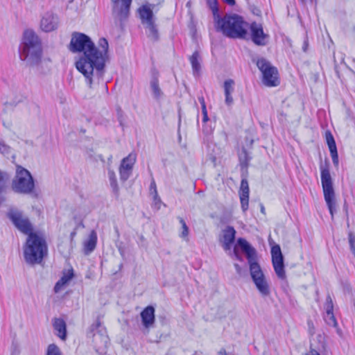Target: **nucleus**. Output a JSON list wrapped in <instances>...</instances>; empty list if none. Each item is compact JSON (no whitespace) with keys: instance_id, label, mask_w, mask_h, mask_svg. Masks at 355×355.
Segmentation results:
<instances>
[{"instance_id":"nucleus-13","label":"nucleus","mask_w":355,"mask_h":355,"mask_svg":"<svg viewBox=\"0 0 355 355\" xmlns=\"http://www.w3.org/2000/svg\"><path fill=\"white\" fill-rule=\"evenodd\" d=\"M251 32V39L252 42L258 46L266 45L268 40V35L265 33L262 25L253 22L249 26Z\"/></svg>"},{"instance_id":"nucleus-49","label":"nucleus","mask_w":355,"mask_h":355,"mask_svg":"<svg viewBox=\"0 0 355 355\" xmlns=\"http://www.w3.org/2000/svg\"><path fill=\"white\" fill-rule=\"evenodd\" d=\"M303 50L304 51H306V44H304V46H303Z\"/></svg>"},{"instance_id":"nucleus-17","label":"nucleus","mask_w":355,"mask_h":355,"mask_svg":"<svg viewBox=\"0 0 355 355\" xmlns=\"http://www.w3.org/2000/svg\"><path fill=\"white\" fill-rule=\"evenodd\" d=\"M90 331L93 333L94 342L98 343L100 340L105 345L107 344L108 337L106 333V330L104 327L102 326L99 320H96L90 327Z\"/></svg>"},{"instance_id":"nucleus-28","label":"nucleus","mask_w":355,"mask_h":355,"mask_svg":"<svg viewBox=\"0 0 355 355\" xmlns=\"http://www.w3.org/2000/svg\"><path fill=\"white\" fill-rule=\"evenodd\" d=\"M234 81L232 79H228L224 83V92L225 95H232L234 92Z\"/></svg>"},{"instance_id":"nucleus-27","label":"nucleus","mask_w":355,"mask_h":355,"mask_svg":"<svg viewBox=\"0 0 355 355\" xmlns=\"http://www.w3.org/2000/svg\"><path fill=\"white\" fill-rule=\"evenodd\" d=\"M249 193L250 189L248 180L246 179H242L239 189V196H249Z\"/></svg>"},{"instance_id":"nucleus-18","label":"nucleus","mask_w":355,"mask_h":355,"mask_svg":"<svg viewBox=\"0 0 355 355\" xmlns=\"http://www.w3.org/2000/svg\"><path fill=\"white\" fill-rule=\"evenodd\" d=\"M236 231L234 227L228 226L223 231V236L220 239L223 249L230 251L232 244L235 240Z\"/></svg>"},{"instance_id":"nucleus-33","label":"nucleus","mask_w":355,"mask_h":355,"mask_svg":"<svg viewBox=\"0 0 355 355\" xmlns=\"http://www.w3.org/2000/svg\"><path fill=\"white\" fill-rule=\"evenodd\" d=\"M241 206L243 211H245L248 209L249 196H239Z\"/></svg>"},{"instance_id":"nucleus-29","label":"nucleus","mask_w":355,"mask_h":355,"mask_svg":"<svg viewBox=\"0 0 355 355\" xmlns=\"http://www.w3.org/2000/svg\"><path fill=\"white\" fill-rule=\"evenodd\" d=\"M326 140L329 151L337 150L334 138L330 132H326Z\"/></svg>"},{"instance_id":"nucleus-38","label":"nucleus","mask_w":355,"mask_h":355,"mask_svg":"<svg viewBox=\"0 0 355 355\" xmlns=\"http://www.w3.org/2000/svg\"><path fill=\"white\" fill-rule=\"evenodd\" d=\"M150 188L151 189H154V192H155V196H154V200L155 202V203H161V200L158 198L157 196V190H156V187H155V183L153 182L151 183L150 184Z\"/></svg>"},{"instance_id":"nucleus-32","label":"nucleus","mask_w":355,"mask_h":355,"mask_svg":"<svg viewBox=\"0 0 355 355\" xmlns=\"http://www.w3.org/2000/svg\"><path fill=\"white\" fill-rule=\"evenodd\" d=\"M324 320L330 326L336 327L337 325V322L334 315V313H326Z\"/></svg>"},{"instance_id":"nucleus-39","label":"nucleus","mask_w":355,"mask_h":355,"mask_svg":"<svg viewBox=\"0 0 355 355\" xmlns=\"http://www.w3.org/2000/svg\"><path fill=\"white\" fill-rule=\"evenodd\" d=\"M202 111L203 114V121L206 122L208 121V115H207V111L206 109V105L205 104L204 100L202 99Z\"/></svg>"},{"instance_id":"nucleus-16","label":"nucleus","mask_w":355,"mask_h":355,"mask_svg":"<svg viewBox=\"0 0 355 355\" xmlns=\"http://www.w3.org/2000/svg\"><path fill=\"white\" fill-rule=\"evenodd\" d=\"M42 42L39 36L32 30L24 31L20 49L41 46Z\"/></svg>"},{"instance_id":"nucleus-41","label":"nucleus","mask_w":355,"mask_h":355,"mask_svg":"<svg viewBox=\"0 0 355 355\" xmlns=\"http://www.w3.org/2000/svg\"><path fill=\"white\" fill-rule=\"evenodd\" d=\"M309 333L311 336H313L315 334V327L313 323L311 321L308 322Z\"/></svg>"},{"instance_id":"nucleus-37","label":"nucleus","mask_w":355,"mask_h":355,"mask_svg":"<svg viewBox=\"0 0 355 355\" xmlns=\"http://www.w3.org/2000/svg\"><path fill=\"white\" fill-rule=\"evenodd\" d=\"M10 151V147L6 144L0 142V153L2 154H8Z\"/></svg>"},{"instance_id":"nucleus-40","label":"nucleus","mask_w":355,"mask_h":355,"mask_svg":"<svg viewBox=\"0 0 355 355\" xmlns=\"http://www.w3.org/2000/svg\"><path fill=\"white\" fill-rule=\"evenodd\" d=\"M5 185L4 175L2 172L0 171V193L3 191ZM0 199H2L0 196Z\"/></svg>"},{"instance_id":"nucleus-36","label":"nucleus","mask_w":355,"mask_h":355,"mask_svg":"<svg viewBox=\"0 0 355 355\" xmlns=\"http://www.w3.org/2000/svg\"><path fill=\"white\" fill-rule=\"evenodd\" d=\"M330 154H331V156L332 158V162H333L334 164L335 165V166L337 167L338 166V155L337 150L330 151Z\"/></svg>"},{"instance_id":"nucleus-48","label":"nucleus","mask_w":355,"mask_h":355,"mask_svg":"<svg viewBox=\"0 0 355 355\" xmlns=\"http://www.w3.org/2000/svg\"><path fill=\"white\" fill-rule=\"evenodd\" d=\"M261 211L263 213V214H265V208L262 205L261 207Z\"/></svg>"},{"instance_id":"nucleus-35","label":"nucleus","mask_w":355,"mask_h":355,"mask_svg":"<svg viewBox=\"0 0 355 355\" xmlns=\"http://www.w3.org/2000/svg\"><path fill=\"white\" fill-rule=\"evenodd\" d=\"M348 239H349L350 249H351L352 253L354 254V255L355 256V235L353 233L350 232V233H349Z\"/></svg>"},{"instance_id":"nucleus-31","label":"nucleus","mask_w":355,"mask_h":355,"mask_svg":"<svg viewBox=\"0 0 355 355\" xmlns=\"http://www.w3.org/2000/svg\"><path fill=\"white\" fill-rule=\"evenodd\" d=\"M180 223L182 225V232L180 233V236L184 239H187L189 235V227H187L185 221L183 218H179Z\"/></svg>"},{"instance_id":"nucleus-30","label":"nucleus","mask_w":355,"mask_h":355,"mask_svg":"<svg viewBox=\"0 0 355 355\" xmlns=\"http://www.w3.org/2000/svg\"><path fill=\"white\" fill-rule=\"evenodd\" d=\"M46 355H63L60 349L55 344H51L48 346Z\"/></svg>"},{"instance_id":"nucleus-12","label":"nucleus","mask_w":355,"mask_h":355,"mask_svg":"<svg viewBox=\"0 0 355 355\" xmlns=\"http://www.w3.org/2000/svg\"><path fill=\"white\" fill-rule=\"evenodd\" d=\"M59 25L58 15L52 12H45L40 20V27L44 32L49 33L56 30Z\"/></svg>"},{"instance_id":"nucleus-20","label":"nucleus","mask_w":355,"mask_h":355,"mask_svg":"<svg viewBox=\"0 0 355 355\" xmlns=\"http://www.w3.org/2000/svg\"><path fill=\"white\" fill-rule=\"evenodd\" d=\"M53 327L55 335L64 340L67 337V325L64 320L61 318H55L53 321Z\"/></svg>"},{"instance_id":"nucleus-3","label":"nucleus","mask_w":355,"mask_h":355,"mask_svg":"<svg viewBox=\"0 0 355 355\" xmlns=\"http://www.w3.org/2000/svg\"><path fill=\"white\" fill-rule=\"evenodd\" d=\"M217 31L230 38L245 39L248 36L249 24L236 14L225 15L214 20Z\"/></svg>"},{"instance_id":"nucleus-9","label":"nucleus","mask_w":355,"mask_h":355,"mask_svg":"<svg viewBox=\"0 0 355 355\" xmlns=\"http://www.w3.org/2000/svg\"><path fill=\"white\" fill-rule=\"evenodd\" d=\"M257 65L263 75V83L268 87H275L279 85L277 69L264 58H260L257 62Z\"/></svg>"},{"instance_id":"nucleus-6","label":"nucleus","mask_w":355,"mask_h":355,"mask_svg":"<svg viewBox=\"0 0 355 355\" xmlns=\"http://www.w3.org/2000/svg\"><path fill=\"white\" fill-rule=\"evenodd\" d=\"M320 168L324 200L327 205L329 212L333 217L334 209L335 208V192L333 187L332 178L327 165H321Z\"/></svg>"},{"instance_id":"nucleus-4","label":"nucleus","mask_w":355,"mask_h":355,"mask_svg":"<svg viewBox=\"0 0 355 355\" xmlns=\"http://www.w3.org/2000/svg\"><path fill=\"white\" fill-rule=\"evenodd\" d=\"M46 252V243L41 235L37 233L28 235L24 249V259L27 263L32 264L40 263Z\"/></svg>"},{"instance_id":"nucleus-21","label":"nucleus","mask_w":355,"mask_h":355,"mask_svg":"<svg viewBox=\"0 0 355 355\" xmlns=\"http://www.w3.org/2000/svg\"><path fill=\"white\" fill-rule=\"evenodd\" d=\"M73 277L72 271H69L67 273H64L60 279L55 284L54 287L55 293H59L62 291L69 283Z\"/></svg>"},{"instance_id":"nucleus-22","label":"nucleus","mask_w":355,"mask_h":355,"mask_svg":"<svg viewBox=\"0 0 355 355\" xmlns=\"http://www.w3.org/2000/svg\"><path fill=\"white\" fill-rule=\"evenodd\" d=\"M96 242V232L92 230L89 235L88 239L84 242V251L86 254L91 253L95 249Z\"/></svg>"},{"instance_id":"nucleus-45","label":"nucleus","mask_w":355,"mask_h":355,"mask_svg":"<svg viewBox=\"0 0 355 355\" xmlns=\"http://www.w3.org/2000/svg\"><path fill=\"white\" fill-rule=\"evenodd\" d=\"M223 1L230 6H234L236 3L235 0H223Z\"/></svg>"},{"instance_id":"nucleus-2","label":"nucleus","mask_w":355,"mask_h":355,"mask_svg":"<svg viewBox=\"0 0 355 355\" xmlns=\"http://www.w3.org/2000/svg\"><path fill=\"white\" fill-rule=\"evenodd\" d=\"M238 247H240L246 255L250 277L257 289L261 295L268 296L270 293V286L261 266L257 261L256 250L245 239L239 238L233 251V254L238 260H241L238 252Z\"/></svg>"},{"instance_id":"nucleus-23","label":"nucleus","mask_w":355,"mask_h":355,"mask_svg":"<svg viewBox=\"0 0 355 355\" xmlns=\"http://www.w3.org/2000/svg\"><path fill=\"white\" fill-rule=\"evenodd\" d=\"M150 86L153 98L157 101H159L162 98L164 94L159 87V81L156 77L152 78L150 83Z\"/></svg>"},{"instance_id":"nucleus-24","label":"nucleus","mask_w":355,"mask_h":355,"mask_svg":"<svg viewBox=\"0 0 355 355\" xmlns=\"http://www.w3.org/2000/svg\"><path fill=\"white\" fill-rule=\"evenodd\" d=\"M194 76L198 75L200 70V57L198 51H195L189 58Z\"/></svg>"},{"instance_id":"nucleus-1","label":"nucleus","mask_w":355,"mask_h":355,"mask_svg":"<svg viewBox=\"0 0 355 355\" xmlns=\"http://www.w3.org/2000/svg\"><path fill=\"white\" fill-rule=\"evenodd\" d=\"M98 49L86 35L75 33L70 42L72 52H83V54L76 62V67L85 78L89 87L94 82L99 81L104 74V68L108 49V42L105 38L99 40Z\"/></svg>"},{"instance_id":"nucleus-25","label":"nucleus","mask_w":355,"mask_h":355,"mask_svg":"<svg viewBox=\"0 0 355 355\" xmlns=\"http://www.w3.org/2000/svg\"><path fill=\"white\" fill-rule=\"evenodd\" d=\"M207 5L210 8L212 12L214 21L218 18L220 16L218 7V1L217 0H206Z\"/></svg>"},{"instance_id":"nucleus-11","label":"nucleus","mask_w":355,"mask_h":355,"mask_svg":"<svg viewBox=\"0 0 355 355\" xmlns=\"http://www.w3.org/2000/svg\"><path fill=\"white\" fill-rule=\"evenodd\" d=\"M272 262L276 275L279 279H284L286 273L284 270V257L279 245H275L271 248Z\"/></svg>"},{"instance_id":"nucleus-8","label":"nucleus","mask_w":355,"mask_h":355,"mask_svg":"<svg viewBox=\"0 0 355 355\" xmlns=\"http://www.w3.org/2000/svg\"><path fill=\"white\" fill-rule=\"evenodd\" d=\"M153 5H143L138 9L142 24L148 31V36L154 40L157 39L158 33L155 24V17L153 12Z\"/></svg>"},{"instance_id":"nucleus-5","label":"nucleus","mask_w":355,"mask_h":355,"mask_svg":"<svg viewBox=\"0 0 355 355\" xmlns=\"http://www.w3.org/2000/svg\"><path fill=\"white\" fill-rule=\"evenodd\" d=\"M35 187L33 178L31 173L24 168L17 166L16 175L12 182V190L19 193L29 194Z\"/></svg>"},{"instance_id":"nucleus-15","label":"nucleus","mask_w":355,"mask_h":355,"mask_svg":"<svg viewBox=\"0 0 355 355\" xmlns=\"http://www.w3.org/2000/svg\"><path fill=\"white\" fill-rule=\"evenodd\" d=\"M114 3L113 13L120 21L128 18L132 0H111Z\"/></svg>"},{"instance_id":"nucleus-34","label":"nucleus","mask_w":355,"mask_h":355,"mask_svg":"<svg viewBox=\"0 0 355 355\" xmlns=\"http://www.w3.org/2000/svg\"><path fill=\"white\" fill-rule=\"evenodd\" d=\"M334 306L331 297L328 295L326 299L325 310L326 313H333Z\"/></svg>"},{"instance_id":"nucleus-10","label":"nucleus","mask_w":355,"mask_h":355,"mask_svg":"<svg viewBox=\"0 0 355 355\" xmlns=\"http://www.w3.org/2000/svg\"><path fill=\"white\" fill-rule=\"evenodd\" d=\"M8 215L15 226L20 232L27 235L33 233L31 223L28 218L24 216L21 211L17 209H11Z\"/></svg>"},{"instance_id":"nucleus-43","label":"nucleus","mask_w":355,"mask_h":355,"mask_svg":"<svg viewBox=\"0 0 355 355\" xmlns=\"http://www.w3.org/2000/svg\"><path fill=\"white\" fill-rule=\"evenodd\" d=\"M234 268L236 269V272L239 275H241L242 271L241 267L238 263H234Z\"/></svg>"},{"instance_id":"nucleus-47","label":"nucleus","mask_w":355,"mask_h":355,"mask_svg":"<svg viewBox=\"0 0 355 355\" xmlns=\"http://www.w3.org/2000/svg\"><path fill=\"white\" fill-rule=\"evenodd\" d=\"M318 338L319 342H320V343H322V342H323V339H324V338H323V336H322V335L319 334V335L318 336Z\"/></svg>"},{"instance_id":"nucleus-42","label":"nucleus","mask_w":355,"mask_h":355,"mask_svg":"<svg viewBox=\"0 0 355 355\" xmlns=\"http://www.w3.org/2000/svg\"><path fill=\"white\" fill-rule=\"evenodd\" d=\"M225 103L227 105L230 106L233 103V98L232 95H225Z\"/></svg>"},{"instance_id":"nucleus-7","label":"nucleus","mask_w":355,"mask_h":355,"mask_svg":"<svg viewBox=\"0 0 355 355\" xmlns=\"http://www.w3.org/2000/svg\"><path fill=\"white\" fill-rule=\"evenodd\" d=\"M42 46H35L30 48L20 49V59L26 64L36 67L38 71H42V65L45 62L42 59Z\"/></svg>"},{"instance_id":"nucleus-26","label":"nucleus","mask_w":355,"mask_h":355,"mask_svg":"<svg viewBox=\"0 0 355 355\" xmlns=\"http://www.w3.org/2000/svg\"><path fill=\"white\" fill-rule=\"evenodd\" d=\"M108 176L110 182L111 187L112 188L113 191L115 194H119V187L117 184L116 178L114 172L113 171H108Z\"/></svg>"},{"instance_id":"nucleus-14","label":"nucleus","mask_w":355,"mask_h":355,"mask_svg":"<svg viewBox=\"0 0 355 355\" xmlns=\"http://www.w3.org/2000/svg\"><path fill=\"white\" fill-rule=\"evenodd\" d=\"M135 162L136 155L135 153H130L122 159L119 167L120 179L121 181L125 182L130 178Z\"/></svg>"},{"instance_id":"nucleus-19","label":"nucleus","mask_w":355,"mask_h":355,"mask_svg":"<svg viewBox=\"0 0 355 355\" xmlns=\"http://www.w3.org/2000/svg\"><path fill=\"white\" fill-rule=\"evenodd\" d=\"M142 323L146 328L151 327L155 322V309L152 306L145 308L141 313Z\"/></svg>"},{"instance_id":"nucleus-44","label":"nucleus","mask_w":355,"mask_h":355,"mask_svg":"<svg viewBox=\"0 0 355 355\" xmlns=\"http://www.w3.org/2000/svg\"><path fill=\"white\" fill-rule=\"evenodd\" d=\"M306 355H320L315 349H311Z\"/></svg>"},{"instance_id":"nucleus-46","label":"nucleus","mask_w":355,"mask_h":355,"mask_svg":"<svg viewBox=\"0 0 355 355\" xmlns=\"http://www.w3.org/2000/svg\"><path fill=\"white\" fill-rule=\"evenodd\" d=\"M217 355H226V352L225 349H220Z\"/></svg>"}]
</instances>
